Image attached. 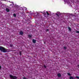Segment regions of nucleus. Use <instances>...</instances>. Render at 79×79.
<instances>
[{
    "label": "nucleus",
    "mask_w": 79,
    "mask_h": 79,
    "mask_svg": "<svg viewBox=\"0 0 79 79\" xmlns=\"http://www.w3.org/2000/svg\"><path fill=\"white\" fill-rule=\"evenodd\" d=\"M1 68H2V67L0 66V69H1Z\"/></svg>",
    "instance_id": "a211bd4d"
},
{
    "label": "nucleus",
    "mask_w": 79,
    "mask_h": 79,
    "mask_svg": "<svg viewBox=\"0 0 79 79\" xmlns=\"http://www.w3.org/2000/svg\"><path fill=\"white\" fill-rule=\"evenodd\" d=\"M64 48L65 49H66V47H64Z\"/></svg>",
    "instance_id": "dca6fc26"
},
{
    "label": "nucleus",
    "mask_w": 79,
    "mask_h": 79,
    "mask_svg": "<svg viewBox=\"0 0 79 79\" xmlns=\"http://www.w3.org/2000/svg\"><path fill=\"white\" fill-rule=\"evenodd\" d=\"M21 53H22V52H20V55H22Z\"/></svg>",
    "instance_id": "ddd939ff"
},
{
    "label": "nucleus",
    "mask_w": 79,
    "mask_h": 79,
    "mask_svg": "<svg viewBox=\"0 0 79 79\" xmlns=\"http://www.w3.org/2000/svg\"><path fill=\"white\" fill-rule=\"evenodd\" d=\"M44 16H45V15H44Z\"/></svg>",
    "instance_id": "b1692460"
},
{
    "label": "nucleus",
    "mask_w": 79,
    "mask_h": 79,
    "mask_svg": "<svg viewBox=\"0 0 79 79\" xmlns=\"http://www.w3.org/2000/svg\"><path fill=\"white\" fill-rule=\"evenodd\" d=\"M6 11L7 12H9V11H10V10L9 9H8V8H6Z\"/></svg>",
    "instance_id": "20e7f679"
},
{
    "label": "nucleus",
    "mask_w": 79,
    "mask_h": 79,
    "mask_svg": "<svg viewBox=\"0 0 79 79\" xmlns=\"http://www.w3.org/2000/svg\"><path fill=\"white\" fill-rule=\"evenodd\" d=\"M76 33H79V31H76Z\"/></svg>",
    "instance_id": "f3484780"
},
{
    "label": "nucleus",
    "mask_w": 79,
    "mask_h": 79,
    "mask_svg": "<svg viewBox=\"0 0 79 79\" xmlns=\"http://www.w3.org/2000/svg\"><path fill=\"white\" fill-rule=\"evenodd\" d=\"M78 68H79V65H78Z\"/></svg>",
    "instance_id": "4be33fe9"
},
{
    "label": "nucleus",
    "mask_w": 79,
    "mask_h": 79,
    "mask_svg": "<svg viewBox=\"0 0 79 79\" xmlns=\"http://www.w3.org/2000/svg\"><path fill=\"white\" fill-rule=\"evenodd\" d=\"M20 34H21V35H22V34H23V32L22 31H20Z\"/></svg>",
    "instance_id": "423d86ee"
},
{
    "label": "nucleus",
    "mask_w": 79,
    "mask_h": 79,
    "mask_svg": "<svg viewBox=\"0 0 79 79\" xmlns=\"http://www.w3.org/2000/svg\"><path fill=\"white\" fill-rule=\"evenodd\" d=\"M0 50L3 52H9L8 50L6 49L5 48H4L2 47H0Z\"/></svg>",
    "instance_id": "f257e3e1"
},
{
    "label": "nucleus",
    "mask_w": 79,
    "mask_h": 79,
    "mask_svg": "<svg viewBox=\"0 0 79 79\" xmlns=\"http://www.w3.org/2000/svg\"><path fill=\"white\" fill-rule=\"evenodd\" d=\"M57 76H58V77H61V74H60V73H58L57 74Z\"/></svg>",
    "instance_id": "0eeeda50"
},
{
    "label": "nucleus",
    "mask_w": 79,
    "mask_h": 79,
    "mask_svg": "<svg viewBox=\"0 0 79 79\" xmlns=\"http://www.w3.org/2000/svg\"><path fill=\"white\" fill-rule=\"evenodd\" d=\"M68 75L69 76H71V74H70V73H68Z\"/></svg>",
    "instance_id": "2eb2a0df"
},
{
    "label": "nucleus",
    "mask_w": 79,
    "mask_h": 79,
    "mask_svg": "<svg viewBox=\"0 0 79 79\" xmlns=\"http://www.w3.org/2000/svg\"><path fill=\"white\" fill-rule=\"evenodd\" d=\"M57 13H60V12H58Z\"/></svg>",
    "instance_id": "cd10ccee"
},
{
    "label": "nucleus",
    "mask_w": 79,
    "mask_h": 79,
    "mask_svg": "<svg viewBox=\"0 0 79 79\" xmlns=\"http://www.w3.org/2000/svg\"><path fill=\"white\" fill-rule=\"evenodd\" d=\"M56 15H57V16H58V14H56Z\"/></svg>",
    "instance_id": "5701e85b"
},
{
    "label": "nucleus",
    "mask_w": 79,
    "mask_h": 79,
    "mask_svg": "<svg viewBox=\"0 0 79 79\" xmlns=\"http://www.w3.org/2000/svg\"><path fill=\"white\" fill-rule=\"evenodd\" d=\"M44 68H46V66H45V65H44Z\"/></svg>",
    "instance_id": "6ab92c4d"
},
{
    "label": "nucleus",
    "mask_w": 79,
    "mask_h": 79,
    "mask_svg": "<svg viewBox=\"0 0 79 79\" xmlns=\"http://www.w3.org/2000/svg\"><path fill=\"white\" fill-rule=\"evenodd\" d=\"M9 2H10V3H12L13 5H14L13 4V2H11L10 1H9Z\"/></svg>",
    "instance_id": "9d476101"
},
{
    "label": "nucleus",
    "mask_w": 79,
    "mask_h": 79,
    "mask_svg": "<svg viewBox=\"0 0 79 79\" xmlns=\"http://www.w3.org/2000/svg\"><path fill=\"white\" fill-rule=\"evenodd\" d=\"M68 29L69 30V31H71V28L69 27Z\"/></svg>",
    "instance_id": "6e6552de"
},
{
    "label": "nucleus",
    "mask_w": 79,
    "mask_h": 79,
    "mask_svg": "<svg viewBox=\"0 0 79 79\" xmlns=\"http://www.w3.org/2000/svg\"><path fill=\"white\" fill-rule=\"evenodd\" d=\"M24 79H27L24 78Z\"/></svg>",
    "instance_id": "393cba45"
},
{
    "label": "nucleus",
    "mask_w": 79,
    "mask_h": 79,
    "mask_svg": "<svg viewBox=\"0 0 79 79\" xmlns=\"http://www.w3.org/2000/svg\"><path fill=\"white\" fill-rule=\"evenodd\" d=\"M10 78H11L12 79H16L17 77L16 76H13L11 75H10Z\"/></svg>",
    "instance_id": "f03ea898"
},
{
    "label": "nucleus",
    "mask_w": 79,
    "mask_h": 79,
    "mask_svg": "<svg viewBox=\"0 0 79 79\" xmlns=\"http://www.w3.org/2000/svg\"><path fill=\"white\" fill-rule=\"evenodd\" d=\"M68 0H64L65 2H67Z\"/></svg>",
    "instance_id": "aec40b11"
},
{
    "label": "nucleus",
    "mask_w": 79,
    "mask_h": 79,
    "mask_svg": "<svg viewBox=\"0 0 79 79\" xmlns=\"http://www.w3.org/2000/svg\"><path fill=\"white\" fill-rule=\"evenodd\" d=\"M46 13L48 15H49V14L48 13V12L47 11H46Z\"/></svg>",
    "instance_id": "f8f14e48"
},
{
    "label": "nucleus",
    "mask_w": 79,
    "mask_h": 79,
    "mask_svg": "<svg viewBox=\"0 0 79 79\" xmlns=\"http://www.w3.org/2000/svg\"><path fill=\"white\" fill-rule=\"evenodd\" d=\"M13 15L15 17H16V15L15 14H14Z\"/></svg>",
    "instance_id": "9b49d317"
},
{
    "label": "nucleus",
    "mask_w": 79,
    "mask_h": 79,
    "mask_svg": "<svg viewBox=\"0 0 79 79\" xmlns=\"http://www.w3.org/2000/svg\"><path fill=\"white\" fill-rule=\"evenodd\" d=\"M10 5H12V4H10Z\"/></svg>",
    "instance_id": "bb28decb"
},
{
    "label": "nucleus",
    "mask_w": 79,
    "mask_h": 79,
    "mask_svg": "<svg viewBox=\"0 0 79 79\" xmlns=\"http://www.w3.org/2000/svg\"><path fill=\"white\" fill-rule=\"evenodd\" d=\"M33 43H34V44H35V42H36V40H35L34 39H33L32 40Z\"/></svg>",
    "instance_id": "7ed1b4c3"
},
{
    "label": "nucleus",
    "mask_w": 79,
    "mask_h": 79,
    "mask_svg": "<svg viewBox=\"0 0 79 79\" xmlns=\"http://www.w3.org/2000/svg\"><path fill=\"white\" fill-rule=\"evenodd\" d=\"M76 78H77L78 79H79V77H76Z\"/></svg>",
    "instance_id": "4468645a"
},
{
    "label": "nucleus",
    "mask_w": 79,
    "mask_h": 79,
    "mask_svg": "<svg viewBox=\"0 0 79 79\" xmlns=\"http://www.w3.org/2000/svg\"><path fill=\"white\" fill-rule=\"evenodd\" d=\"M28 37H29L30 38H31V37H32V35H28Z\"/></svg>",
    "instance_id": "1a4fd4ad"
},
{
    "label": "nucleus",
    "mask_w": 79,
    "mask_h": 79,
    "mask_svg": "<svg viewBox=\"0 0 79 79\" xmlns=\"http://www.w3.org/2000/svg\"><path fill=\"white\" fill-rule=\"evenodd\" d=\"M10 46H11V47H12L13 46V45H10Z\"/></svg>",
    "instance_id": "412c9836"
},
{
    "label": "nucleus",
    "mask_w": 79,
    "mask_h": 79,
    "mask_svg": "<svg viewBox=\"0 0 79 79\" xmlns=\"http://www.w3.org/2000/svg\"><path fill=\"white\" fill-rule=\"evenodd\" d=\"M47 31H48V29H47Z\"/></svg>",
    "instance_id": "a878e982"
},
{
    "label": "nucleus",
    "mask_w": 79,
    "mask_h": 79,
    "mask_svg": "<svg viewBox=\"0 0 79 79\" xmlns=\"http://www.w3.org/2000/svg\"><path fill=\"white\" fill-rule=\"evenodd\" d=\"M70 79H75V78H74V77L71 76L70 77Z\"/></svg>",
    "instance_id": "39448f33"
}]
</instances>
